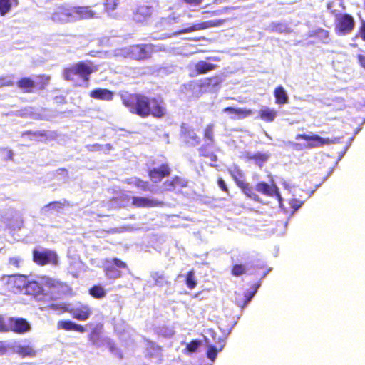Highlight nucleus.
Instances as JSON below:
<instances>
[{"mask_svg": "<svg viewBox=\"0 0 365 365\" xmlns=\"http://www.w3.org/2000/svg\"><path fill=\"white\" fill-rule=\"evenodd\" d=\"M123 103L130 113L142 118L150 115L155 118H162L165 115L166 109L164 103L155 98H149L139 94L122 96Z\"/></svg>", "mask_w": 365, "mask_h": 365, "instance_id": "nucleus-1", "label": "nucleus"}, {"mask_svg": "<svg viewBox=\"0 0 365 365\" xmlns=\"http://www.w3.org/2000/svg\"><path fill=\"white\" fill-rule=\"evenodd\" d=\"M98 67L91 61H81L64 69L63 77L67 81H73L75 76H79L85 82H88L90 75L97 71Z\"/></svg>", "mask_w": 365, "mask_h": 365, "instance_id": "nucleus-2", "label": "nucleus"}, {"mask_svg": "<svg viewBox=\"0 0 365 365\" xmlns=\"http://www.w3.org/2000/svg\"><path fill=\"white\" fill-rule=\"evenodd\" d=\"M161 49L160 46L153 44L133 45L121 48L118 55L135 60H143L150 57L152 52Z\"/></svg>", "mask_w": 365, "mask_h": 365, "instance_id": "nucleus-3", "label": "nucleus"}, {"mask_svg": "<svg viewBox=\"0 0 365 365\" xmlns=\"http://www.w3.org/2000/svg\"><path fill=\"white\" fill-rule=\"evenodd\" d=\"M56 281L51 278L43 276L38 278V281H28L24 294L34 296L37 300H41L43 297V286L49 287H55Z\"/></svg>", "mask_w": 365, "mask_h": 365, "instance_id": "nucleus-4", "label": "nucleus"}, {"mask_svg": "<svg viewBox=\"0 0 365 365\" xmlns=\"http://www.w3.org/2000/svg\"><path fill=\"white\" fill-rule=\"evenodd\" d=\"M51 307L53 309H63L68 312L73 318L82 321L88 319L91 314L90 307L81 303H77L74 305L51 304Z\"/></svg>", "mask_w": 365, "mask_h": 365, "instance_id": "nucleus-5", "label": "nucleus"}, {"mask_svg": "<svg viewBox=\"0 0 365 365\" xmlns=\"http://www.w3.org/2000/svg\"><path fill=\"white\" fill-rule=\"evenodd\" d=\"M355 21L348 14H337L335 16V31L339 35H347L354 28Z\"/></svg>", "mask_w": 365, "mask_h": 365, "instance_id": "nucleus-6", "label": "nucleus"}, {"mask_svg": "<svg viewBox=\"0 0 365 365\" xmlns=\"http://www.w3.org/2000/svg\"><path fill=\"white\" fill-rule=\"evenodd\" d=\"M33 260L41 266L47 264H57L58 256L53 250L42 247L36 248L33 250Z\"/></svg>", "mask_w": 365, "mask_h": 365, "instance_id": "nucleus-7", "label": "nucleus"}, {"mask_svg": "<svg viewBox=\"0 0 365 365\" xmlns=\"http://www.w3.org/2000/svg\"><path fill=\"white\" fill-rule=\"evenodd\" d=\"M53 22L66 24L73 21V6L61 5L57 7L56 11L51 15Z\"/></svg>", "mask_w": 365, "mask_h": 365, "instance_id": "nucleus-8", "label": "nucleus"}, {"mask_svg": "<svg viewBox=\"0 0 365 365\" xmlns=\"http://www.w3.org/2000/svg\"><path fill=\"white\" fill-rule=\"evenodd\" d=\"M3 222L13 229H20L23 226L22 215L17 210L9 209L2 215Z\"/></svg>", "mask_w": 365, "mask_h": 365, "instance_id": "nucleus-9", "label": "nucleus"}, {"mask_svg": "<svg viewBox=\"0 0 365 365\" xmlns=\"http://www.w3.org/2000/svg\"><path fill=\"white\" fill-rule=\"evenodd\" d=\"M296 139H304L306 140H309L307 145L306 146L307 148H313L322 146L324 144H331L335 143L338 142V138H334V140H330L329 138H323L317 135H309L306 134H298L296 136Z\"/></svg>", "mask_w": 365, "mask_h": 365, "instance_id": "nucleus-10", "label": "nucleus"}, {"mask_svg": "<svg viewBox=\"0 0 365 365\" xmlns=\"http://www.w3.org/2000/svg\"><path fill=\"white\" fill-rule=\"evenodd\" d=\"M73 21L101 17V13L92 10L90 6H73Z\"/></svg>", "mask_w": 365, "mask_h": 365, "instance_id": "nucleus-11", "label": "nucleus"}, {"mask_svg": "<svg viewBox=\"0 0 365 365\" xmlns=\"http://www.w3.org/2000/svg\"><path fill=\"white\" fill-rule=\"evenodd\" d=\"M9 331L17 334H24L31 330V326L24 318L9 317Z\"/></svg>", "mask_w": 365, "mask_h": 365, "instance_id": "nucleus-12", "label": "nucleus"}, {"mask_svg": "<svg viewBox=\"0 0 365 365\" xmlns=\"http://www.w3.org/2000/svg\"><path fill=\"white\" fill-rule=\"evenodd\" d=\"M132 205L137 207H153L163 205V202L153 198L143 197H133Z\"/></svg>", "mask_w": 365, "mask_h": 365, "instance_id": "nucleus-13", "label": "nucleus"}, {"mask_svg": "<svg viewBox=\"0 0 365 365\" xmlns=\"http://www.w3.org/2000/svg\"><path fill=\"white\" fill-rule=\"evenodd\" d=\"M255 190L257 192L262 193L267 196H271V197L276 196L278 198L279 202L282 200V197L279 194V188L276 185H274L273 187H272V186L269 185L267 183H266L264 182H259L256 185Z\"/></svg>", "mask_w": 365, "mask_h": 365, "instance_id": "nucleus-14", "label": "nucleus"}, {"mask_svg": "<svg viewBox=\"0 0 365 365\" xmlns=\"http://www.w3.org/2000/svg\"><path fill=\"white\" fill-rule=\"evenodd\" d=\"M153 11L152 6L142 5L138 7L134 13L133 19L137 22H143L150 17Z\"/></svg>", "mask_w": 365, "mask_h": 365, "instance_id": "nucleus-15", "label": "nucleus"}, {"mask_svg": "<svg viewBox=\"0 0 365 365\" xmlns=\"http://www.w3.org/2000/svg\"><path fill=\"white\" fill-rule=\"evenodd\" d=\"M170 174V168L168 165H162L158 168L150 170L149 176L153 182H160L164 177Z\"/></svg>", "mask_w": 365, "mask_h": 365, "instance_id": "nucleus-16", "label": "nucleus"}, {"mask_svg": "<svg viewBox=\"0 0 365 365\" xmlns=\"http://www.w3.org/2000/svg\"><path fill=\"white\" fill-rule=\"evenodd\" d=\"M222 112L227 113L231 119H242L251 115L250 110L243 108H235L227 107L222 110Z\"/></svg>", "mask_w": 365, "mask_h": 365, "instance_id": "nucleus-17", "label": "nucleus"}, {"mask_svg": "<svg viewBox=\"0 0 365 365\" xmlns=\"http://www.w3.org/2000/svg\"><path fill=\"white\" fill-rule=\"evenodd\" d=\"M66 200L55 201L47 204L41 209L42 215H48L53 212H60L65 207Z\"/></svg>", "mask_w": 365, "mask_h": 365, "instance_id": "nucleus-18", "label": "nucleus"}, {"mask_svg": "<svg viewBox=\"0 0 365 365\" xmlns=\"http://www.w3.org/2000/svg\"><path fill=\"white\" fill-rule=\"evenodd\" d=\"M181 133L183 136L184 140L187 143L195 146L200 143V138L193 130L185 126H182Z\"/></svg>", "mask_w": 365, "mask_h": 365, "instance_id": "nucleus-19", "label": "nucleus"}, {"mask_svg": "<svg viewBox=\"0 0 365 365\" xmlns=\"http://www.w3.org/2000/svg\"><path fill=\"white\" fill-rule=\"evenodd\" d=\"M27 282V278L23 275H13L8 277V283L12 284L16 289L21 292L25 290Z\"/></svg>", "mask_w": 365, "mask_h": 365, "instance_id": "nucleus-20", "label": "nucleus"}, {"mask_svg": "<svg viewBox=\"0 0 365 365\" xmlns=\"http://www.w3.org/2000/svg\"><path fill=\"white\" fill-rule=\"evenodd\" d=\"M58 329H64L66 331L75 330L78 331L81 333H83L85 331V329L83 326L80 324H77L70 320H60L57 324Z\"/></svg>", "mask_w": 365, "mask_h": 365, "instance_id": "nucleus-21", "label": "nucleus"}, {"mask_svg": "<svg viewBox=\"0 0 365 365\" xmlns=\"http://www.w3.org/2000/svg\"><path fill=\"white\" fill-rule=\"evenodd\" d=\"M90 96L93 98L111 101L113 97V93L106 88H96L91 91Z\"/></svg>", "mask_w": 365, "mask_h": 365, "instance_id": "nucleus-22", "label": "nucleus"}, {"mask_svg": "<svg viewBox=\"0 0 365 365\" xmlns=\"http://www.w3.org/2000/svg\"><path fill=\"white\" fill-rule=\"evenodd\" d=\"M237 185L242 190L243 192L252 200H254L256 202H260L259 197L253 192V189L252 187L249 185L247 182H243L242 180H237L236 177H234Z\"/></svg>", "mask_w": 365, "mask_h": 365, "instance_id": "nucleus-23", "label": "nucleus"}, {"mask_svg": "<svg viewBox=\"0 0 365 365\" xmlns=\"http://www.w3.org/2000/svg\"><path fill=\"white\" fill-rule=\"evenodd\" d=\"M266 30L269 32L290 33L291 30L287 25L282 22H272L267 27Z\"/></svg>", "mask_w": 365, "mask_h": 365, "instance_id": "nucleus-24", "label": "nucleus"}, {"mask_svg": "<svg viewBox=\"0 0 365 365\" xmlns=\"http://www.w3.org/2000/svg\"><path fill=\"white\" fill-rule=\"evenodd\" d=\"M14 351L23 356H34L36 355V351L29 345L18 344L14 346Z\"/></svg>", "mask_w": 365, "mask_h": 365, "instance_id": "nucleus-25", "label": "nucleus"}, {"mask_svg": "<svg viewBox=\"0 0 365 365\" xmlns=\"http://www.w3.org/2000/svg\"><path fill=\"white\" fill-rule=\"evenodd\" d=\"M276 102L279 104H284L288 102V96L282 86H278L274 92Z\"/></svg>", "mask_w": 365, "mask_h": 365, "instance_id": "nucleus-26", "label": "nucleus"}, {"mask_svg": "<svg viewBox=\"0 0 365 365\" xmlns=\"http://www.w3.org/2000/svg\"><path fill=\"white\" fill-rule=\"evenodd\" d=\"M259 287L260 283L254 284L253 291L252 292H247L245 294V299L244 301H242L236 298L235 300L237 302V305L242 308L245 307L252 300V299L257 292V289H259Z\"/></svg>", "mask_w": 365, "mask_h": 365, "instance_id": "nucleus-27", "label": "nucleus"}, {"mask_svg": "<svg viewBox=\"0 0 365 365\" xmlns=\"http://www.w3.org/2000/svg\"><path fill=\"white\" fill-rule=\"evenodd\" d=\"M261 119L267 122H272L277 116V111L269 108H263L259 110Z\"/></svg>", "mask_w": 365, "mask_h": 365, "instance_id": "nucleus-28", "label": "nucleus"}, {"mask_svg": "<svg viewBox=\"0 0 365 365\" xmlns=\"http://www.w3.org/2000/svg\"><path fill=\"white\" fill-rule=\"evenodd\" d=\"M17 86L19 88L29 93L35 87V82L29 78H23L17 82Z\"/></svg>", "mask_w": 365, "mask_h": 365, "instance_id": "nucleus-29", "label": "nucleus"}, {"mask_svg": "<svg viewBox=\"0 0 365 365\" xmlns=\"http://www.w3.org/2000/svg\"><path fill=\"white\" fill-rule=\"evenodd\" d=\"M208 24H209L208 22H202V23L194 24L188 28H185L180 31L175 32L173 34L174 35H180V34H186V33H189V32H192V31H195L205 29L208 27Z\"/></svg>", "mask_w": 365, "mask_h": 365, "instance_id": "nucleus-30", "label": "nucleus"}, {"mask_svg": "<svg viewBox=\"0 0 365 365\" xmlns=\"http://www.w3.org/2000/svg\"><path fill=\"white\" fill-rule=\"evenodd\" d=\"M216 68V66L206 62L205 61H200L195 65V69L198 73H205L210 71H212Z\"/></svg>", "mask_w": 365, "mask_h": 365, "instance_id": "nucleus-31", "label": "nucleus"}, {"mask_svg": "<svg viewBox=\"0 0 365 365\" xmlns=\"http://www.w3.org/2000/svg\"><path fill=\"white\" fill-rule=\"evenodd\" d=\"M150 277L153 279L155 286L163 287L167 284V280L163 272H152Z\"/></svg>", "mask_w": 365, "mask_h": 365, "instance_id": "nucleus-32", "label": "nucleus"}, {"mask_svg": "<svg viewBox=\"0 0 365 365\" xmlns=\"http://www.w3.org/2000/svg\"><path fill=\"white\" fill-rule=\"evenodd\" d=\"M106 275L108 278L115 279L121 276V272L114 267V265L108 264L105 267Z\"/></svg>", "mask_w": 365, "mask_h": 365, "instance_id": "nucleus-33", "label": "nucleus"}, {"mask_svg": "<svg viewBox=\"0 0 365 365\" xmlns=\"http://www.w3.org/2000/svg\"><path fill=\"white\" fill-rule=\"evenodd\" d=\"M24 259L20 256L10 257L8 261V266L11 269H19L22 267Z\"/></svg>", "mask_w": 365, "mask_h": 365, "instance_id": "nucleus-34", "label": "nucleus"}, {"mask_svg": "<svg viewBox=\"0 0 365 365\" xmlns=\"http://www.w3.org/2000/svg\"><path fill=\"white\" fill-rule=\"evenodd\" d=\"M204 138L205 140H207V145H212L214 142V125L213 124H209L204 132Z\"/></svg>", "mask_w": 365, "mask_h": 365, "instance_id": "nucleus-35", "label": "nucleus"}, {"mask_svg": "<svg viewBox=\"0 0 365 365\" xmlns=\"http://www.w3.org/2000/svg\"><path fill=\"white\" fill-rule=\"evenodd\" d=\"M206 344L207 346V357L211 361H214L217 357L218 350L216 346L210 344L208 339L205 338Z\"/></svg>", "mask_w": 365, "mask_h": 365, "instance_id": "nucleus-36", "label": "nucleus"}, {"mask_svg": "<svg viewBox=\"0 0 365 365\" xmlns=\"http://www.w3.org/2000/svg\"><path fill=\"white\" fill-rule=\"evenodd\" d=\"M247 158L249 159L255 160L257 163H264L269 158V155L262 153H257L255 154L248 153Z\"/></svg>", "mask_w": 365, "mask_h": 365, "instance_id": "nucleus-37", "label": "nucleus"}, {"mask_svg": "<svg viewBox=\"0 0 365 365\" xmlns=\"http://www.w3.org/2000/svg\"><path fill=\"white\" fill-rule=\"evenodd\" d=\"M186 284L187 287L192 289L197 285V282L195 279V271L190 270L186 276Z\"/></svg>", "mask_w": 365, "mask_h": 365, "instance_id": "nucleus-38", "label": "nucleus"}, {"mask_svg": "<svg viewBox=\"0 0 365 365\" xmlns=\"http://www.w3.org/2000/svg\"><path fill=\"white\" fill-rule=\"evenodd\" d=\"M11 7V0H0V15L5 16Z\"/></svg>", "mask_w": 365, "mask_h": 365, "instance_id": "nucleus-39", "label": "nucleus"}, {"mask_svg": "<svg viewBox=\"0 0 365 365\" xmlns=\"http://www.w3.org/2000/svg\"><path fill=\"white\" fill-rule=\"evenodd\" d=\"M90 294L96 298H101L105 296L106 292L103 287L94 286L90 289Z\"/></svg>", "mask_w": 365, "mask_h": 365, "instance_id": "nucleus-40", "label": "nucleus"}, {"mask_svg": "<svg viewBox=\"0 0 365 365\" xmlns=\"http://www.w3.org/2000/svg\"><path fill=\"white\" fill-rule=\"evenodd\" d=\"M135 187H138L141 190L149 191V192L153 191V186H151L148 182L143 181L140 179H139L138 180H135Z\"/></svg>", "mask_w": 365, "mask_h": 365, "instance_id": "nucleus-41", "label": "nucleus"}, {"mask_svg": "<svg viewBox=\"0 0 365 365\" xmlns=\"http://www.w3.org/2000/svg\"><path fill=\"white\" fill-rule=\"evenodd\" d=\"M167 183L168 186L170 187V188H168L169 190H170L172 187H175L178 185L181 187H185L187 185V182L179 177H175L172 181L165 182V184Z\"/></svg>", "mask_w": 365, "mask_h": 365, "instance_id": "nucleus-42", "label": "nucleus"}, {"mask_svg": "<svg viewBox=\"0 0 365 365\" xmlns=\"http://www.w3.org/2000/svg\"><path fill=\"white\" fill-rule=\"evenodd\" d=\"M119 0H106L103 11L110 12L115 10L118 4Z\"/></svg>", "mask_w": 365, "mask_h": 365, "instance_id": "nucleus-43", "label": "nucleus"}, {"mask_svg": "<svg viewBox=\"0 0 365 365\" xmlns=\"http://www.w3.org/2000/svg\"><path fill=\"white\" fill-rule=\"evenodd\" d=\"M201 344H202L201 341L192 340L191 342L187 344L186 349L190 353H194L197 351V349L201 345Z\"/></svg>", "mask_w": 365, "mask_h": 365, "instance_id": "nucleus-44", "label": "nucleus"}, {"mask_svg": "<svg viewBox=\"0 0 365 365\" xmlns=\"http://www.w3.org/2000/svg\"><path fill=\"white\" fill-rule=\"evenodd\" d=\"M9 317L5 318L0 315V331L6 332L9 331Z\"/></svg>", "mask_w": 365, "mask_h": 365, "instance_id": "nucleus-45", "label": "nucleus"}, {"mask_svg": "<svg viewBox=\"0 0 365 365\" xmlns=\"http://www.w3.org/2000/svg\"><path fill=\"white\" fill-rule=\"evenodd\" d=\"M13 78L11 76H6L0 78V88L2 86H9L14 85Z\"/></svg>", "mask_w": 365, "mask_h": 365, "instance_id": "nucleus-46", "label": "nucleus"}, {"mask_svg": "<svg viewBox=\"0 0 365 365\" xmlns=\"http://www.w3.org/2000/svg\"><path fill=\"white\" fill-rule=\"evenodd\" d=\"M205 83L207 86H211L212 88H215L219 86L220 81L217 77H214L206 79Z\"/></svg>", "mask_w": 365, "mask_h": 365, "instance_id": "nucleus-47", "label": "nucleus"}, {"mask_svg": "<svg viewBox=\"0 0 365 365\" xmlns=\"http://www.w3.org/2000/svg\"><path fill=\"white\" fill-rule=\"evenodd\" d=\"M98 339L99 334L96 331H93L89 336V340L91 341L93 345L98 347L101 346Z\"/></svg>", "mask_w": 365, "mask_h": 365, "instance_id": "nucleus-48", "label": "nucleus"}, {"mask_svg": "<svg viewBox=\"0 0 365 365\" xmlns=\"http://www.w3.org/2000/svg\"><path fill=\"white\" fill-rule=\"evenodd\" d=\"M232 272L235 276H240L245 272V268L242 264H236L233 267Z\"/></svg>", "mask_w": 365, "mask_h": 365, "instance_id": "nucleus-49", "label": "nucleus"}, {"mask_svg": "<svg viewBox=\"0 0 365 365\" xmlns=\"http://www.w3.org/2000/svg\"><path fill=\"white\" fill-rule=\"evenodd\" d=\"M112 262L113 264L111 265H114L115 267H116L117 269L118 268H120V269H123V268H126L127 265L126 264L121 261L120 259H118V258H113L112 259Z\"/></svg>", "mask_w": 365, "mask_h": 365, "instance_id": "nucleus-50", "label": "nucleus"}, {"mask_svg": "<svg viewBox=\"0 0 365 365\" xmlns=\"http://www.w3.org/2000/svg\"><path fill=\"white\" fill-rule=\"evenodd\" d=\"M86 148L88 151L94 152L102 150L103 145L98 143H95L93 145H87Z\"/></svg>", "mask_w": 365, "mask_h": 365, "instance_id": "nucleus-51", "label": "nucleus"}, {"mask_svg": "<svg viewBox=\"0 0 365 365\" xmlns=\"http://www.w3.org/2000/svg\"><path fill=\"white\" fill-rule=\"evenodd\" d=\"M291 207L294 210H298L303 204V202L299 201L297 199H292L289 202Z\"/></svg>", "mask_w": 365, "mask_h": 365, "instance_id": "nucleus-52", "label": "nucleus"}, {"mask_svg": "<svg viewBox=\"0 0 365 365\" xmlns=\"http://www.w3.org/2000/svg\"><path fill=\"white\" fill-rule=\"evenodd\" d=\"M210 145H207V142L205 145L202 146L199 149L200 155H202V156H205V157L209 156V153L210 152L207 150V148L210 147Z\"/></svg>", "mask_w": 365, "mask_h": 365, "instance_id": "nucleus-53", "label": "nucleus"}, {"mask_svg": "<svg viewBox=\"0 0 365 365\" xmlns=\"http://www.w3.org/2000/svg\"><path fill=\"white\" fill-rule=\"evenodd\" d=\"M151 347L153 350V352H150V356L156 355L157 356H160L161 355V349L160 346L152 344Z\"/></svg>", "mask_w": 365, "mask_h": 365, "instance_id": "nucleus-54", "label": "nucleus"}, {"mask_svg": "<svg viewBox=\"0 0 365 365\" xmlns=\"http://www.w3.org/2000/svg\"><path fill=\"white\" fill-rule=\"evenodd\" d=\"M1 154L2 157L7 158L9 159H12L13 157V152L11 150H9L7 148H1Z\"/></svg>", "mask_w": 365, "mask_h": 365, "instance_id": "nucleus-55", "label": "nucleus"}, {"mask_svg": "<svg viewBox=\"0 0 365 365\" xmlns=\"http://www.w3.org/2000/svg\"><path fill=\"white\" fill-rule=\"evenodd\" d=\"M217 184H218V186L225 192H228V188L226 185V183L224 181L223 179L222 178H220L218 179L217 180Z\"/></svg>", "mask_w": 365, "mask_h": 365, "instance_id": "nucleus-56", "label": "nucleus"}, {"mask_svg": "<svg viewBox=\"0 0 365 365\" xmlns=\"http://www.w3.org/2000/svg\"><path fill=\"white\" fill-rule=\"evenodd\" d=\"M39 78L41 79V83H42L41 86V88H44V87L48 83L50 77L42 76H39Z\"/></svg>", "mask_w": 365, "mask_h": 365, "instance_id": "nucleus-57", "label": "nucleus"}, {"mask_svg": "<svg viewBox=\"0 0 365 365\" xmlns=\"http://www.w3.org/2000/svg\"><path fill=\"white\" fill-rule=\"evenodd\" d=\"M185 3L192 6H198L201 4L204 0H183Z\"/></svg>", "mask_w": 365, "mask_h": 365, "instance_id": "nucleus-58", "label": "nucleus"}, {"mask_svg": "<svg viewBox=\"0 0 365 365\" xmlns=\"http://www.w3.org/2000/svg\"><path fill=\"white\" fill-rule=\"evenodd\" d=\"M358 62L360 64V66L365 69V56L359 54L357 56Z\"/></svg>", "mask_w": 365, "mask_h": 365, "instance_id": "nucleus-59", "label": "nucleus"}, {"mask_svg": "<svg viewBox=\"0 0 365 365\" xmlns=\"http://www.w3.org/2000/svg\"><path fill=\"white\" fill-rule=\"evenodd\" d=\"M360 33L361 38L365 41V21L362 22Z\"/></svg>", "mask_w": 365, "mask_h": 365, "instance_id": "nucleus-60", "label": "nucleus"}, {"mask_svg": "<svg viewBox=\"0 0 365 365\" xmlns=\"http://www.w3.org/2000/svg\"><path fill=\"white\" fill-rule=\"evenodd\" d=\"M318 34L322 36V37H324V38H328V36H329V32L326 30H324V29H320L318 32Z\"/></svg>", "mask_w": 365, "mask_h": 365, "instance_id": "nucleus-61", "label": "nucleus"}, {"mask_svg": "<svg viewBox=\"0 0 365 365\" xmlns=\"http://www.w3.org/2000/svg\"><path fill=\"white\" fill-rule=\"evenodd\" d=\"M139 178H131V179H129L128 180V183L130 184V185H133L135 186V180H138Z\"/></svg>", "mask_w": 365, "mask_h": 365, "instance_id": "nucleus-62", "label": "nucleus"}, {"mask_svg": "<svg viewBox=\"0 0 365 365\" xmlns=\"http://www.w3.org/2000/svg\"><path fill=\"white\" fill-rule=\"evenodd\" d=\"M212 161H216L217 160V156L213 153H209L208 156Z\"/></svg>", "mask_w": 365, "mask_h": 365, "instance_id": "nucleus-63", "label": "nucleus"}, {"mask_svg": "<svg viewBox=\"0 0 365 365\" xmlns=\"http://www.w3.org/2000/svg\"><path fill=\"white\" fill-rule=\"evenodd\" d=\"M219 342L222 343L220 349H219V351H221L223 347L225 346V342H224V340L221 339L220 338L219 339Z\"/></svg>", "mask_w": 365, "mask_h": 365, "instance_id": "nucleus-64", "label": "nucleus"}]
</instances>
